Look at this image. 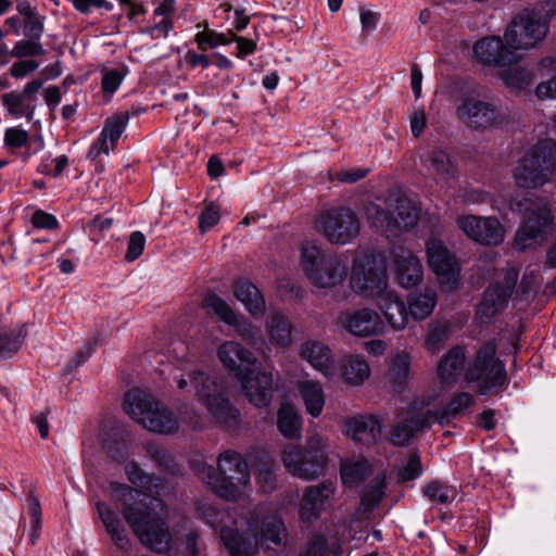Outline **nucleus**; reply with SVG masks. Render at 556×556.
Segmentation results:
<instances>
[{"mask_svg": "<svg viewBox=\"0 0 556 556\" xmlns=\"http://www.w3.org/2000/svg\"><path fill=\"white\" fill-rule=\"evenodd\" d=\"M125 472L130 483L142 490L114 482L111 484L112 498L142 545L156 553L168 551L172 534L161 516L164 503L159 497L162 479L148 475L135 462L127 463Z\"/></svg>", "mask_w": 556, "mask_h": 556, "instance_id": "obj_1", "label": "nucleus"}, {"mask_svg": "<svg viewBox=\"0 0 556 556\" xmlns=\"http://www.w3.org/2000/svg\"><path fill=\"white\" fill-rule=\"evenodd\" d=\"M216 468L207 464H199V479L218 497L237 503L247 501L252 493L251 475L248 462L232 450L220 453L216 459Z\"/></svg>", "mask_w": 556, "mask_h": 556, "instance_id": "obj_2", "label": "nucleus"}, {"mask_svg": "<svg viewBox=\"0 0 556 556\" xmlns=\"http://www.w3.org/2000/svg\"><path fill=\"white\" fill-rule=\"evenodd\" d=\"M173 380L181 393L192 394L217 422L228 429L239 425V410L227 399L219 378L193 367L175 371Z\"/></svg>", "mask_w": 556, "mask_h": 556, "instance_id": "obj_3", "label": "nucleus"}, {"mask_svg": "<svg viewBox=\"0 0 556 556\" xmlns=\"http://www.w3.org/2000/svg\"><path fill=\"white\" fill-rule=\"evenodd\" d=\"M513 176L518 186L527 189L551 182L556 177V141L543 138L528 147L518 160Z\"/></svg>", "mask_w": 556, "mask_h": 556, "instance_id": "obj_4", "label": "nucleus"}, {"mask_svg": "<svg viewBox=\"0 0 556 556\" xmlns=\"http://www.w3.org/2000/svg\"><path fill=\"white\" fill-rule=\"evenodd\" d=\"M511 212L522 216V223L516 233L514 247L523 251L540 243L554 230V216L545 199L525 197L510 200Z\"/></svg>", "mask_w": 556, "mask_h": 556, "instance_id": "obj_5", "label": "nucleus"}, {"mask_svg": "<svg viewBox=\"0 0 556 556\" xmlns=\"http://www.w3.org/2000/svg\"><path fill=\"white\" fill-rule=\"evenodd\" d=\"M327 448V439L313 433L307 438L305 446H287L281 453V460L293 477L304 481L315 480L326 472L329 462Z\"/></svg>", "mask_w": 556, "mask_h": 556, "instance_id": "obj_6", "label": "nucleus"}, {"mask_svg": "<svg viewBox=\"0 0 556 556\" xmlns=\"http://www.w3.org/2000/svg\"><path fill=\"white\" fill-rule=\"evenodd\" d=\"M350 289L357 296L375 301L390 289L387 266L372 250L355 255L351 265Z\"/></svg>", "mask_w": 556, "mask_h": 556, "instance_id": "obj_7", "label": "nucleus"}, {"mask_svg": "<svg viewBox=\"0 0 556 556\" xmlns=\"http://www.w3.org/2000/svg\"><path fill=\"white\" fill-rule=\"evenodd\" d=\"M124 410L144 429L156 433H172L178 429V419L152 394L134 389L126 393Z\"/></svg>", "mask_w": 556, "mask_h": 556, "instance_id": "obj_8", "label": "nucleus"}, {"mask_svg": "<svg viewBox=\"0 0 556 556\" xmlns=\"http://www.w3.org/2000/svg\"><path fill=\"white\" fill-rule=\"evenodd\" d=\"M546 15L541 10L527 8L515 15L504 31V40L514 49L528 50L541 42L548 33V23L556 14V4L547 2Z\"/></svg>", "mask_w": 556, "mask_h": 556, "instance_id": "obj_9", "label": "nucleus"}, {"mask_svg": "<svg viewBox=\"0 0 556 556\" xmlns=\"http://www.w3.org/2000/svg\"><path fill=\"white\" fill-rule=\"evenodd\" d=\"M386 208L369 202L364 212L367 220L388 236H397L413 228L419 218V212L412 200L404 195H391L386 200Z\"/></svg>", "mask_w": 556, "mask_h": 556, "instance_id": "obj_10", "label": "nucleus"}, {"mask_svg": "<svg viewBox=\"0 0 556 556\" xmlns=\"http://www.w3.org/2000/svg\"><path fill=\"white\" fill-rule=\"evenodd\" d=\"M301 264L309 282L318 289H332L341 285L348 274L343 260L324 253L315 244L303 245Z\"/></svg>", "mask_w": 556, "mask_h": 556, "instance_id": "obj_11", "label": "nucleus"}, {"mask_svg": "<svg viewBox=\"0 0 556 556\" xmlns=\"http://www.w3.org/2000/svg\"><path fill=\"white\" fill-rule=\"evenodd\" d=\"M496 351L497 346L493 341L480 345L465 372L467 381L477 383L480 394H489L507 382L505 365L496 356Z\"/></svg>", "mask_w": 556, "mask_h": 556, "instance_id": "obj_12", "label": "nucleus"}, {"mask_svg": "<svg viewBox=\"0 0 556 556\" xmlns=\"http://www.w3.org/2000/svg\"><path fill=\"white\" fill-rule=\"evenodd\" d=\"M457 118L469 129L485 131L507 125L511 117L500 100L484 101L465 97L456 108Z\"/></svg>", "mask_w": 556, "mask_h": 556, "instance_id": "obj_13", "label": "nucleus"}, {"mask_svg": "<svg viewBox=\"0 0 556 556\" xmlns=\"http://www.w3.org/2000/svg\"><path fill=\"white\" fill-rule=\"evenodd\" d=\"M315 228L331 244L346 245L359 236L361 222L351 207L334 206L317 215Z\"/></svg>", "mask_w": 556, "mask_h": 556, "instance_id": "obj_14", "label": "nucleus"}, {"mask_svg": "<svg viewBox=\"0 0 556 556\" xmlns=\"http://www.w3.org/2000/svg\"><path fill=\"white\" fill-rule=\"evenodd\" d=\"M517 279L518 271L510 268L506 271L503 283L492 285L484 291L482 300L477 306L475 317L480 326L491 324L496 315L505 309Z\"/></svg>", "mask_w": 556, "mask_h": 556, "instance_id": "obj_15", "label": "nucleus"}, {"mask_svg": "<svg viewBox=\"0 0 556 556\" xmlns=\"http://www.w3.org/2000/svg\"><path fill=\"white\" fill-rule=\"evenodd\" d=\"M198 511L212 528L219 529L220 539L231 556L256 555V541H247L237 530L224 526V519L228 515L226 511L211 504L199 505Z\"/></svg>", "mask_w": 556, "mask_h": 556, "instance_id": "obj_16", "label": "nucleus"}, {"mask_svg": "<svg viewBox=\"0 0 556 556\" xmlns=\"http://www.w3.org/2000/svg\"><path fill=\"white\" fill-rule=\"evenodd\" d=\"M338 324L357 338L377 337L386 332V321L382 316L370 307L345 311L338 316Z\"/></svg>", "mask_w": 556, "mask_h": 556, "instance_id": "obj_17", "label": "nucleus"}, {"mask_svg": "<svg viewBox=\"0 0 556 556\" xmlns=\"http://www.w3.org/2000/svg\"><path fill=\"white\" fill-rule=\"evenodd\" d=\"M456 224L473 241L484 245H498L504 241L505 228L496 217L462 215Z\"/></svg>", "mask_w": 556, "mask_h": 556, "instance_id": "obj_18", "label": "nucleus"}, {"mask_svg": "<svg viewBox=\"0 0 556 556\" xmlns=\"http://www.w3.org/2000/svg\"><path fill=\"white\" fill-rule=\"evenodd\" d=\"M426 254L429 267L441 277L442 285L448 290L455 289L459 276V267L455 256L438 239H430L426 243Z\"/></svg>", "mask_w": 556, "mask_h": 556, "instance_id": "obj_19", "label": "nucleus"}, {"mask_svg": "<svg viewBox=\"0 0 556 556\" xmlns=\"http://www.w3.org/2000/svg\"><path fill=\"white\" fill-rule=\"evenodd\" d=\"M473 53L483 65L498 70L521 61V56L497 36L484 37L478 40L473 46Z\"/></svg>", "mask_w": 556, "mask_h": 556, "instance_id": "obj_20", "label": "nucleus"}, {"mask_svg": "<svg viewBox=\"0 0 556 556\" xmlns=\"http://www.w3.org/2000/svg\"><path fill=\"white\" fill-rule=\"evenodd\" d=\"M391 263L396 281L402 288L412 289L422 281L424 267L413 251L403 247H394L391 250Z\"/></svg>", "mask_w": 556, "mask_h": 556, "instance_id": "obj_21", "label": "nucleus"}, {"mask_svg": "<svg viewBox=\"0 0 556 556\" xmlns=\"http://www.w3.org/2000/svg\"><path fill=\"white\" fill-rule=\"evenodd\" d=\"M217 357L237 379L258 366L255 355L236 341L223 342L217 349Z\"/></svg>", "mask_w": 556, "mask_h": 556, "instance_id": "obj_22", "label": "nucleus"}, {"mask_svg": "<svg viewBox=\"0 0 556 556\" xmlns=\"http://www.w3.org/2000/svg\"><path fill=\"white\" fill-rule=\"evenodd\" d=\"M248 400L256 407H266L273 400V378L258 366L238 379Z\"/></svg>", "mask_w": 556, "mask_h": 556, "instance_id": "obj_23", "label": "nucleus"}, {"mask_svg": "<svg viewBox=\"0 0 556 556\" xmlns=\"http://www.w3.org/2000/svg\"><path fill=\"white\" fill-rule=\"evenodd\" d=\"M42 85L43 81L41 79H34L25 85L22 92L11 91L4 93L2 96V103L12 116L16 118L24 116L30 121L35 113L36 94Z\"/></svg>", "mask_w": 556, "mask_h": 556, "instance_id": "obj_24", "label": "nucleus"}, {"mask_svg": "<svg viewBox=\"0 0 556 556\" xmlns=\"http://www.w3.org/2000/svg\"><path fill=\"white\" fill-rule=\"evenodd\" d=\"M336 492V484L323 481L316 485L307 486L304 491L300 508V517L305 522H313L319 518L325 504Z\"/></svg>", "mask_w": 556, "mask_h": 556, "instance_id": "obj_25", "label": "nucleus"}, {"mask_svg": "<svg viewBox=\"0 0 556 556\" xmlns=\"http://www.w3.org/2000/svg\"><path fill=\"white\" fill-rule=\"evenodd\" d=\"M300 356L328 379L336 377V364L330 348L318 340H306L300 345Z\"/></svg>", "mask_w": 556, "mask_h": 556, "instance_id": "obj_26", "label": "nucleus"}, {"mask_svg": "<svg viewBox=\"0 0 556 556\" xmlns=\"http://www.w3.org/2000/svg\"><path fill=\"white\" fill-rule=\"evenodd\" d=\"M376 301H378V308L383 316L382 318H384L383 320L394 331H401L406 328L408 317L410 316L409 311L407 303L404 302L396 291L390 288Z\"/></svg>", "mask_w": 556, "mask_h": 556, "instance_id": "obj_27", "label": "nucleus"}, {"mask_svg": "<svg viewBox=\"0 0 556 556\" xmlns=\"http://www.w3.org/2000/svg\"><path fill=\"white\" fill-rule=\"evenodd\" d=\"M422 166L442 180H448L456 175V165L448 152L439 144H430L420 153Z\"/></svg>", "mask_w": 556, "mask_h": 556, "instance_id": "obj_28", "label": "nucleus"}, {"mask_svg": "<svg viewBox=\"0 0 556 556\" xmlns=\"http://www.w3.org/2000/svg\"><path fill=\"white\" fill-rule=\"evenodd\" d=\"M431 425L432 421L426 410L393 425L388 435L389 441L393 445L406 446L417 432L430 428Z\"/></svg>", "mask_w": 556, "mask_h": 556, "instance_id": "obj_29", "label": "nucleus"}, {"mask_svg": "<svg viewBox=\"0 0 556 556\" xmlns=\"http://www.w3.org/2000/svg\"><path fill=\"white\" fill-rule=\"evenodd\" d=\"M381 431V421L372 415L355 416L346 421L348 435L365 445L376 443Z\"/></svg>", "mask_w": 556, "mask_h": 556, "instance_id": "obj_30", "label": "nucleus"}, {"mask_svg": "<svg viewBox=\"0 0 556 556\" xmlns=\"http://www.w3.org/2000/svg\"><path fill=\"white\" fill-rule=\"evenodd\" d=\"M233 294L253 318L265 314L266 303L260 289L249 280L239 279L233 283Z\"/></svg>", "mask_w": 556, "mask_h": 556, "instance_id": "obj_31", "label": "nucleus"}, {"mask_svg": "<svg viewBox=\"0 0 556 556\" xmlns=\"http://www.w3.org/2000/svg\"><path fill=\"white\" fill-rule=\"evenodd\" d=\"M265 329L273 345L280 348L292 345L294 328L286 314L279 311L270 312L266 318Z\"/></svg>", "mask_w": 556, "mask_h": 556, "instance_id": "obj_32", "label": "nucleus"}, {"mask_svg": "<svg viewBox=\"0 0 556 556\" xmlns=\"http://www.w3.org/2000/svg\"><path fill=\"white\" fill-rule=\"evenodd\" d=\"M96 508L106 532L114 541L115 545L121 549H128L130 541L118 515L103 502H97Z\"/></svg>", "mask_w": 556, "mask_h": 556, "instance_id": "obj_33", "label": "nucleus"}, {"mask_svg": "<svg viewBox=\"0 0 556 556\" xmlns=\"http://www.w3.org/2000/svg\"><path fill=\"white\" fill-rule=\"evenodd\" d=\"M296 389L307 414L314 418L319 417L326 402L325 393L320 383L313 380H303L298 382Z\"/></svg>", "mask_w": 556, "mask_h": 556, "instance_id": "obj_34", "label": "nucleus"}, {"mask_svg": "<svg viewBox=\"0 0 556 556\" xmlns=\"http://www.w3.org/2000/svg\"><path fill=\"white\" fill-rule=\"evenodd\" d=\"M473 404V395L468 392H462L456 394L443 409H428L427 412L432 424L438 422L441 426H445Z\"/></svg>", "mask_w": 556, "mask_h": 556, "instance_id": "obj_35", "label": "nucleus"}, {"mask_svg": "<svg viewBox=\"0 0 556 556\" xmlns=\"http://www.w3.org/2000/svg\"><path fill=\"white\" fill-rule=\"evenodd\" d=\"M341 376L350 386H362L370 376L369 364L359 355H346L341 361Z\"/></svg>", "mask_w": 556, "mask_h": 556, "instance_id": "obj_36", "label": "nucleus"}, {"mask_svg": "<svg viewBox=\"0 0 556 556\" xmlns=\"http://www.w3.org/2000/svg\"><path fill=\"white\" fill-rule=\"evenodd\" d=\"M465 351L462 346L452 348L438 365V376L444 383L453 382L463 371L465 366Z\"/></svg>", "mask_w": 556, "mask_h": 556, "instance_id": "obj_37", "label": "nucleus"}, {"mask_svg": "<svg viewBox=\"0 0 556 556\" xmlns=\"http://www.w3.org/2000/svg\"><path fill=\"white\" fill-rule=\"evenodd\" d=\"M438 302L437 293L432 289H424L422 291L413 292L407 298V307L409 315L415 320H424L428 318Z\"/></svg>", "mask_w": 556, "mask_h": 556, "instance_id": "obj_38", "label": "nucleus"}, {"mask_svg": "<svg viewBox=\"0 0 556 556\" xmlns=\"http://www.w3.org/2000/svg\"><path fill=\"white\" fill-rule=\"evenodd\" d=\"M250 531L252 532V539L243 535L242 539L251 542L256 541V548L258 547V543L268 548V542L274 544H281L282 541L286 539L285 526L282 521L277 517H269L263 522V528L260 536L257 533H255L254 529L252 528V525H250Z\"/></svg>", "mask_w": 556, "mask_h": 556, "instance_id": "obj_39", "label": "nucleus"}, {"mask_svg": "<svg viewBox=\"0 0 556 556\" xmlns=\"http://www.w3.org/2000/svg\"><path fill=\"white\" fill-rule=\"evenodd\" d=\"M371 472V465L365 457L346 459L341 465V479L346 488L356 486Z\"/></svg>", "mask_w": 556, "mask_h": 556, "instance_id": "obj_40", "label": "nucleus"}, {"mask_svg": "<svg viewBox=\"0 0 556 556\" xmlns=\"http://www.w3.org/2000/svg\"><path fill=\"white\" fill-rule=\"evenodd\" d=\"M277 427L286 438L293 439L300 437L302 418L291 404H281L277 414Z\"/></svg>", "mask_w": 556, "mask_h": 556, "instance_id": "obj_41", "label": "nucleus"}, {"mask_svg": "<svg viewBox=\"0 0 556 556\" xmlns=\"http://www.w3.org/2000/svg\"><path fill=\"white\" fill-rule=\"evenodd\" d=\"M410 371V357L407 353H397L391 358L387 375L388 381L394 390L402 389L408 381Z\"/></svg>", "mask_w": 556, "mask_h": 556, "instance_id": "obj_42", "label": "nucleus"}, {"mask_svg": "<svg viewBox=\"0 0 556 556\" xmlns=\"http://www.w3.org/2000/svg\"><path fill=\"white\" fill-rule=\"evenodd\" d=\"M27 331L25 325H16L0 332V359L11 357L22 346Z\"/></svg>", "mask_w": 556, "mask_h": 556, "instance_id": "obj_43", "label": "nucleus"}, {"mask_svg": "<svg viewBox=\"0 0 556 556\" xmlns=\"http://www.w3.org/2000/svg\"><path fill=\"white\" fill-rule=\"evenodd\" d=\"M510 66L500 68L497 74L506 87L522 90L533 83L535 78L533 72L520 66Z\"/></svg>", "mask_w": 556, "mask_h": 556, "instance_id": "obj_44", "label": "nucleus"}, {"mask_svg": "<svg viewBox=\"0 0 556 556\" xmlns=\"http://www.w3.org/2000/svg\"><path fill=\"white\" fill-rule=\"evenodd\" d=\"M451 323L447 320H435L428 325V332L425 339V348L431 353H438L444 346L451 336Z\"/></svg>", "mask_w": 556, "mask_h": 556, "instance_id": "obj_45", "label": "nucleus"}, {"mask_svg": "<svg viewBox=\"0 0 556 556\" xmlns=\"http://www.w3.org/2000/svg\"><path fill=\"white\" fill-rule=\"evenodd\" d=\"M386 492V475L378 473L363 489L361 506L365 511L375 508L382 500Z\"/></svg>", "mask_w": 556, "mask_h": 556, "instance_id": "obj_46", "label": "nucleus"}, {"mask_svg": "<svg viewBox=\"0 0 556 556\" xmlns=\"http://www.w3.org/2000/svg\"><path fill=\"white\" fill-rule=\"evenodd\" d=\"M203 306L207 313L215 315L225 324H236V312L224 299L217 294L213 292L206 293L203 299Z\"/></svg>", "mask_w": 556, "mask_h": 556, "instance_id": "obj_47", "label": "nucleus"}, {"mask_svg": "<svg viewBox=\"0 0 556 556\" xmlns=\"http://www.w3.org/2000/svg\"><path fill=\"white\" fill-rule=\"evenodd\" d=\"M424 494L434 504H450L457 496V489L439 480H432L425 484Z\"/></svg>", "mask_w": 556, "mask_h": 556, "instance_id": "obj_48", "label": "nucleus"}, {"mask_svg": "<svg viewBox=\"0 0 556 556\" xmlns=\"http://www.w3.org/2000/svg\"><path fill=\"white\" fill-rule=\"evenodd\" d=\"M128 118L127 113H119L109 117L99 137L102 138V141L112 144V149H114L127 126Z\"/></svg>", "mask_w": 556, "mask_h": 556, "instance_id": "obj_49", "label": "nucleus"}, {"mask_svg": "<svg viewBox=\"0 0 556 556\" xmlns=\"http://www.w3.org/2000/svg\"><path fill=\"white\" fill-rule=\"evenodd\" d=\"M229 31L227 34L217 33L215 30L208 29L205 25L202 31H199L194 36V41L197 42L200 50L205 51L206 49L216 48L217 46H225L230 42Z\"/></svg>", "mask_w": 556, "mask_h": 556, "instance_id": "obj_50", "label": "nucleus"}, {"mask_svg": "<svg viewBox=\"0 0 556 556\" xmlns=\"http://www.w3.org/2000/svg\"><path fill=\"white\" fill-rule=\"evenodd\" d=\"M422 473L420 457L412 453L406 463L399 469V479L403 482L417 479Z\"/></svg>", "mask_w": 556, "mask_h": 556, "instance_id": "obj_51", "label": "nucleus"}, {"mask_svg": "<svg viewBox=\"0 0 556 556\" xmlns=\"http://www.w3.org/2000/svg\"><path fill=\"white\" fill-rule=\"evenodd\" d=\"M67 165L68 157L64 154L56 156L54 159H52L51 156H47L41 161L38 167V172L43 175L58 177L61 175V173Z\"/></svg>", "mask_w": 556, "mask_h": 556, "instance_id": "obj_52", "label": "nucleus"}, {"mask_svg": "<svg viewBox=\"0 0 556 556\" xmlns=\"http://www.w3.org/2000/svg\"><path fill=\"white\" fill-rule=\"evenodd\" d=\"M45 53V49L39 41L36 40H20L17 41L12 51L11 55L14 58H26V56H38Z\"/></svg>", "mask_w": 556, "mask_h": 556, "instance_id": "obj_53", "label": "nucleus"}, {"mask_svg": "<svg viewBox=\"0 0 556 556\" xmlns=\"http://www.w3.org/2000/svg\"><path fill=\"white\" fill-rule=\"evenodd\" d=\"M28 140V132L17 127H10L4 132V144L12 150L26 146Z\"/></svg>", "mask_w": 556, "mask_h": 556, "instance_id": "obj_54", "label": "nucleus"}, {"mask_svg": "<svg viewBox=\"0 0 556 556\" xmlns=\"http://www.w3.org/2000/svg\"><path fill=\"white\" fill-rule=\"evenodd\" d=\"M144 245V235L140 231H134L129 237L125 260L128 262L137 260L142 254Z\"/></svg>", "mask_w": 556, "mask_h": 556, "instance_id": "obj_55", "label": "nucleus"}, {"mask_svg": "<svg viewBox=\"0 0 556 556\" xmlns=\"http://www.w3.org/2000/svg\"><path fill=\"white\" fill-rule=\"evenodd\" d=\"M220 215L218 207L211 203L201 213L199 217V228L202 232H205L213 228L219 222Z\"/></svg>", "mask_w": 556, "mask_h": 556, "instance_id": "obj_56", "label": "nucleus"}, {"mask_svg": "<svg viewBox=\"0 0 556 556\" xmlns=\"http://www.w3.org/2000/svg\"><path fill=\"white\" fill-rule=\"evenodd\" d=\"M534 77L552 78L556 76V55H546L539 60L533 67Z\"/></svg>", "mask_w": 556, "mask_h": 556, "instance_id": "obj_57", "label": "nucleus"}, {"mask_svg": "<svg viewBox=\"0 0 556 556\" xmlns=\"http://www.w3.org/2000/svg\"><path fill=\"white\" fill-rule=\"evenodd\" d=\"M123 81V75L117 70L105 71L102 76V90L105 93H114Z\"/></svg>", "mask_w": 556, "mask_h": 556, "instance_id": "obj_58", "label": "nucleus"}, {"mask_svg": "<svg viewBox=\"0 0 556 556\" xmlns=\"http://www.w3.org/2000/svg\"><path fill=\"white\" fill-rule=\"evenodd\" d=\"M300 556H328L326 540L319 535L313 538L305 545Z\"/></svg>", "mask_w": 556, "mask_h": 556, "instance_id": "obj_59", "label": "nucleus"}, {"mask_svg": "<svg viewBox=\"0 0 556 556\" xmlns=\"http://www.w3.org/2000/svg\"><path fill=\"white\" fill-rule=\"evenodd\" d=\"M231 326L236 327L237 333L242 338V340L252 343L256 339L257 330L248 319H239L236 315V324H232Z\"/></svg>", "mask_w": 556, "mask_h": 556, "instance_id": "obj_60", "label": "nucleus"}, {"mask_svg": "<svg viewBox=\"0 0 556 556\" xmlns=\"http://www.w3.org/2000/svg\"><path fill=\"white\" fill-rule=\"evenodd\" d=\"M409 125L412 135L415 138L420 137L427 126V116L424 110L416 109L409 114Z\"/></svg>", "mask_w": 556, "mask_h": 556, "instance_id": "obj_61", "label": "nucleus"}, {"mask_svg": "<svg viewBox=\"0 0 556 556\" xmlns=\"http://www.w3.org/2000/svg\"><path fill=\"white\" fill-rule=\"evenodd\" d=\"M31 224L39 229H54L59 223L56 218L41 210L36 211L31 216Z\"/></svg>", "mask_w": 556, "mask_h": 556, "instance_id": "obj_62", "label": "nucleus"}, {"mask_svg": "<svg viewBox=\"0 0 556 556\" xmlns=\"http://www.w3.org/2000/svg\"><path fill=\"white\" fill-rule=\"evenodd\" d=\"M257 483L265 493H270L276 489L277 478L270 468H262L256 476Z\"/></svg>", "mask_w": 556, "mask_h": 556, "instance_id": "obj_63", "label": "nucleus"}, {"mask_svg": "<svg viewBox=\"0 0 556 556\" xmlns=\"http://www.w3.org/2000/svg\"><path fill=\"white\" fill-rule=\"evenodd\" d=\"M539 99H556V75L545 81H541L535 88Z\"/></svg>", "mask_w": 556, "mask_h": 556, "instance_id": "obj_64", "label": "nucleus"}]
</instances>
